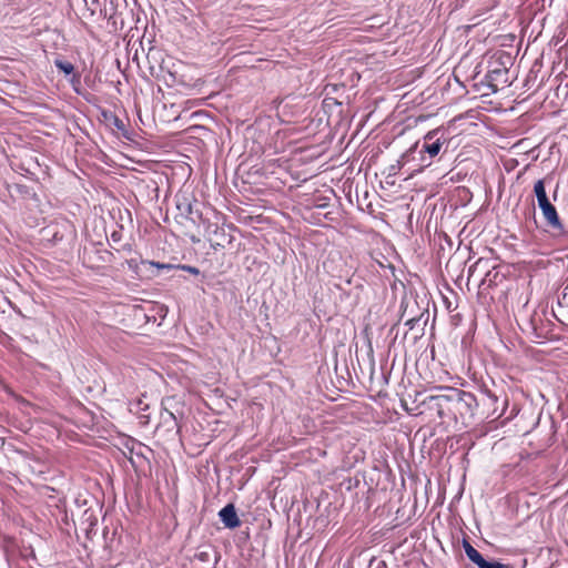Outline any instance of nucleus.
I'll list each match as a JSON object with an SVG mask.
<instances>
[{"instance_id": "nucleus-1", "label": "nucleus", "mask_w": 568, "mask_h": 568, "mask_svg": "<svg viewBox=\"0 0 568 568\" xmlns=\"http://www.w3.org/2000/svg\"><path fill=\"white\" fill-rule=\"evenodd\" d=\"M447 395H432L428 397L430 403L440 406V400H447V415L459 416L463 420L471 418L478 407L477 398L474 394L457 388H447Z\"/></svg>"}, {"instance_id": "nucleus-12", "label": "nucleus", "mask_w": 568, "mask_h": 568, "mask_svg": "<svg viewBox=\"0 0 568 568\" xmlns=\"http://www.w3.org/2000/svg\"><path fill=\"white\" fill-rule=\"evenodd\" d=\"M537 322H541V316L537 313H534L531 315V318H530V325L534 329V332L536 333V335H540V333H538V325H537Z\"/></svg>"}, {"instance_id": "nucleus-6", "label": "nucleus", "mask_w": 568, "mask_h": 568, "mask_svg": "<svg viewBox=\"0 0 568 568\" xmlns=\"http://www.w3.org/2000/svg\"><path fill=\"white\" fill-rule=\"evenodd\" d=\"M171 402V398L164 399L162 402L163 409L160 414V423L158 425V429H163L168 433L175 432L179 433L181 426L179 424V419L176 415L168 408V404Z\"/></svg>"}, {"instance_id": "nucleus-13", "label": "nucleus", "mask_w": 568, "mask_h": 568, "mask_svg": "<svg viewBox=\"0 0 568 568\" xmlns=\"http://www.w3.org/2000/svg\"><path fill=\"white\" fill-rule=\"evenodd\" d=\"M478 567L479 568H504V565L498 561L490 562V561H487L484 559Z\"/></svg>"}, {"instance_id": "nucleus-14", "label": "nucleus", "mask_w": 568, "mask_h": 568, "mask_svg": "<svg viewBox=\"0 0 568 568\" xmlns=\"http://www.w3.org/2000/svg\"><path fill=\"white\" fill-rule=\"evenodd\" d=\"M195 559L199 561H209L210 560V552L209 551H199L195 554Z\"/></svg>"}, {"instance_id": "nucleus-7", "label": "nucleus", "mask_w": 568, "mask_h": 568, "mask_svg": "<svg viewBox=\"0 0 568 568\" xmlns=\"http://www.w3.org/2000/svg\"><path fill=\"white\" fill-rule=\"evenodd\" d=\"M219 516L226 528L234 529L241 525V520L233 504H227L223 507L220 510Z\"/></svg>"}, {"instance_id": "nucleus-18", "label": "nucleus", "mask_w": 568, "mask_h": 568, "mask_svg": "<svg viewBox=\"0 0 568 568\" xmlns=\"http://www.w3.org/2000/svg\"><path fill=\"white\" fill-rule=\"evenodd\" d=\"M184 270H186L187 272L194 274V275H197L200 273L199 268L194 267V266H183Z\"/></svg>"}, {"instance_id": "nucleus-5", "label": "nucleus", "mask_w": 568, "mask_h": 568, "mask_svg": "<svg viewBox=\"0 0 568 568\" xmlns=\"http://www.w3.org/2000/svg\"><path fill=\"white\" fill-rule=\"evenodd\" d=\"M440 130L435 129L426 133L424 136L422 152L427 153L430 159L437 156L445 143L448 142V139L438 136Z\"/></svg>"}, {"instance_id": "nucleus-9", "label": "nucleus", "mask_w": 568, "mask_h": 568, "mask_svg": "<svg viewBox=\"0 0 568 568\" xmlns=\"http://www.w3.org/2000/svg\"><path fill=\"white\" fill-rule=\"evenodd\" d=\"M464 549L468 559L475 565L479 566L484 560V557L480 555V552L466 540H464Z\"/></svg>"}, {"instance_id": "nucleus-3", "label": "nucleus", "mask_w": 568, "mask_h": 568, "mask_svg": "<svg viewBox=\"0 0 568 568\" xmlns=\"http://www.w3.org/2000/svg\"><path fill=\"white\" fill-rule=\"evenodd\" d=\"M534 192L537 197L538 206L540 207L542 215L547 222V224L558 231H562V224L560 222L559 215L557 213L556 207L550 203L544 180H538L534 185Z\"/></svg>"}, {"instance_id": "nucleus-11", "label": "nucleus", "mask_w": 568, "mask_h": 568, "mask_svg": "<svg viewBox=\"0 0 568 568\" xmlns=\"http://www.w3.org/2000/svg\"><path fill=\"white\" fill-rule=\"evenodd\" d=\"M94 255L97 262H110V257H112L113 254L108 250H95Z\"/></svg>"}, {"instance_id": "nucleus-10", "label": "nucleus", "mask_w": 568, "mask_h": 568, "mask_svg": "<svg viewBox=\"0 0 568 568\" xmlns=\"http://www.w3.org/2000/svg\"><path fill=\"white\" fill-rule=\"evenodd\" d=\"M55 67L65 74L73 73L74 65L68 61H55Z\"/></svg>"}, {"instance_id": "nucleus-4", "label": "nucleus", "mask_w": 568, "mask_h": 568, "mask_svg": "<svg viewBox=\"0 0 568 568\" xmlns=\"http://www.w3.org/2000/svg\"><path fill=\"white\" fill-rule=\"evenodd\" d=\"M508 69L499 59L489 62L488 71L485 75V83L496 93L500 87L509 82Z\"/></svg>"}, {"instance_id": "nucleus-15", "label": "nucleus", "mask_w": 568, "mask_h": 568, "mask_svg": "<svg viewBox=\"0 0 568 568\" xmlns=\"http://www.w3.org/2000/svg\"><path fill=\"white\" fill-rule=\"evenodd\" d=\"M125 263L128 264V266L133 270V271H138L139 270V260L138 258H130V260H126Z\"/></svg>"}, {"instance_id": "nucleus-2", "label": "nucleus", "mask_w": 568, "mask_h": 568, "mask_svg": "<svg viewBox=\"0 0 568 568\" xmlns=\"http://www.w3.org/2000/svg\"><path fill=\"white\" fill-rule=\"evenodd\" d=\"M194 199L185 193H179L175 196V204L178 213L175 215V222L181 226V232L184 236H187L193 243L200 241L197 234L194 232V227L197 229L194 214L200 216L197 212L193 210Z\"/></svg>"}, {"instance_id": "nucleus-16", "label": "nucleus", "mask_w": 568, "mask_h": 568, "mask_svg": "<svg viewBox=\"0 0 568 568\" xmlns=\"http://www.w3.org/2000/svg\"><path fill=\"white\" fill-rule=\"evenodd\" d=\"M483 263V258H479L475 264H473L469 270H468V274L469 276H473L476 268Z\"/></svg>"}, {"instance_id": "nucleus-8", "label": "nucleus", "mask_w": 568, "mask_h": 568, "mask_svg": "<svg viewBox=\"0 0 568 568\" xmlns=\"http://www.w3.org/2000/svg\"><path fill=\"white\" fill-rule=\"evenodd\" d=\"M124 314L129 317H133L134 325L136 326L145 325L150 320L145 308L141 304L128 305Z\"/></svg>"}, {"instance_id": "nucleus-17", "label": "nucleus", "mask_w": 568, "mask_h": 568, "mask_svg": "<svg viewBox=\"0 0 568 568\" xmlns=\"http://www.w3.org/2000/svg\"><path fill=\"white\" fill-rule=\"evenodd\" d=\"M84 264L90 268H99L100 267L99 263H94L91 261V257H89L88 261H84Z\"/></svg>"}]
</instances>
